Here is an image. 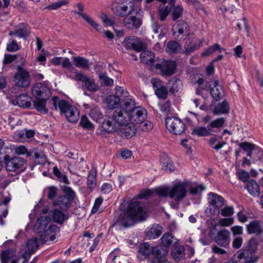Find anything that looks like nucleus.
Instances as JSON below:
<instances>
[{"instance_id": "1", "label": "nucleus", "mask_w": 263, "mask_h": 263, "mask_svg": "<svg viewBox=\"0 0 263 263\" xmlns=\"http://www.w3.org/2000/svg\"><path fill=\"white\" fill-rule=\"evenodd\" d=\"M144 218L145 212L141 203L131 201L127 206L120 212L112 227L122 226L127 228L134 226L137 222L143 221Z\"/></svg>"}, {"instance_id": "2", "label": "nucleus", "mask_w": 263, "mask_h": 263, "mask_svg": "<svg viewBox=\"0 0 263 263\" xmlns=\"http://www.w3.org/2000/svg\"><path fill=\"white\" fill-rule=\"evenodd\" d=\"M52 101L55 109H59L61 114H64L69 122L74 123L78 120L79 112L74 106L63 99L60 100L57 96L53 97Z\"/></svg>"}, {"instance_id": "3", "label": "nucleus", "mask_w": 263, "mask_h": 263, "mask_svg": "<svg viewBox=\"0 0 263 263\" xmlns=\"http://www.w3.org/2000/svg\"><path fill=\"white\" fill-rule=\"evenodd\" d=\"M133 100L130 98L125 99L124 102L120 105L119 108L117 109L114 112L112 117L114 121L118 126L125 125L129 121V109L133 107Z\"/></svg>"}, {"instance_id": "4", "label": "nucleus", "mask_w": 263, "mask_h": 263, "mask_svg": "<svg viewBox=\"0 0 263 263\" xmlns=\"http://www.w3.org/2000/svg\"><path fill=\"white\" fill-rule=\"evenodd\" d=\"M257 244L254 239H250L248 243L246 249L242 250L241 253L238 254V258L240 259L243 258L246 263H255L258 257L255 254L257 249Z\"/></svg>"}, {"instance_id": "5", "label": "nucleus", "mask_w": 263, "mask_h": 263, "mask_svg": "<svg viewBox=\"0 0 263 263\" xmlns=\"http://www.w3.org/2000/svg\"><path fill=\"white\" fill-rule=\"evenodd\" d=\"M134 8L132 0H114L111 5L112 12L117 16L124 17Z\"/></svg>"}, {"instance_id": "6", "label": "nucleus", "mask_w": 263, "mask_h": 263, "mask_svg": "<svg viewBox=\"0 0 263 263\" xmlns=\"http://www.w3.org/2000/svg\"><path fill=\"white\" fill-rule=\"evenodd\" d=\"M140 10L132 8L123 20L124 26L127 29H138L142 24V20L140 16Z\"/></svg>"}, {"instance_id": "7", "label": "nucleus", "mask_w": 263, "mask_h": 263, "mask_svg": "<svg viewBox=\"0 0 263 263\" xmlns=\"http://www.w3.org/2000/svg\"><path fill=\"white\" fill-rule=\"evenodd\" d=\"M166 128L174 135H181L185 130V124L177 117H168L165 119Z\"/></svg>"}, {"instance_id": "8", "label": "nucleus", "mask_w": 263, "mask_h": 263, "mask_svg": "<svg viewBox=\"0 0 263 263\" xmlns=\"http://www.w3.org/2000/svg\"><path fill=\"white\" fill-rule=\"evenodd\" d=\"M129 121L130 123H142L147 117V111L142 107H136L135 101L133 100V107L129 109Z\"/></svg>"}, {"instance_id": "9", "label": "nucleus", "mask_w": 263, "mask_h": 263, "mask_svg": "<svg viewBox=\"0 0 263 263\" xmlns=\"http://www.w3.org/2000/svg\"><path fill=\"white\" fill-rule=\"evenodd\" d=\"M17 69L18 71L14 77L15 84L21 88L28 87L30 83L29 72L22 66H17Z\"/></svg>"}, {"instance_id": "10", "label": "nucleus", "mask_w": 263, "mask_h": 263, "mask_svg": "<svg viewBox=\"0 0 263 263\" xmlns=\"http://www.w3.org/2000/svg\"><path fill=\"white\" fill-rule=\"evenodd\" d=\"M32 92L36 99H48L51 95L50 88L46 83H36L33 87Z\"/></svg>"}, {"instance_id": "11", "label": "nucleus", "mask_w": 263, "mask_h": 263, "mask_svg": "<svg viewBox=\"0 0 263 263\" xmlns=\"http://www.w3.org/2000/svg\"><path fill=\"white\" fill-rule=\"evenodd\" d=\"M75 196L74 192L68 189L67 195H63L58 197L53 202L54 206H58L63 211H67L70 205V201L73 199Z\"/></svg>"}, {"instance_id": "12", "label": "nucleus", "mask_w": 263, "mask_h": 263, "mask_svg": "<svg viewBox=\"0 0 263 263\" xmlns=\"http://www.w3.org/2000/svg\"><path fill=\"white\" fill-rule=\"evenodd\" d=\"M116 95H112L108 96L106 98V102L107 106L109 109H114L124 102V101H121V99L120 98V95H123L125 92L122 87L118 86L115 88Z\"/></svg>"}, {"instance_id": "13", "label": "nucleus", "mask_w": 263, "mask_h": 263, "mask_svg": "<svg viewBox=\"0 0 263 263\" xmlns=\"http://www.w3.org/2000/svg\"><path fill=\"white\" fill-rule=\"evenodd\" d=\"M123 44L126 49H132L138 52H140L146 48L145 45L135 36L126 37L123 42Z\"/></svg>"}, {"instance_id": "14", "label": "nucleus", "mask_w": 263, "mask_h": 263, "mask_svg": "<svg viewBox=\"0 0 263 263\" xmlns=\"http://www.w3.org/2000/svg\"><path fill=\"white\" fill-rule=\"evenodd\" d=\"M25 162V160L21 157H10L5 163V167L7 171L19 172L22 170Z\"/></svg>"}, {"instance_id": "15", "label": "nucleus", "mask_w": 263, "mask_h": 263, "mask_svg": "<svg viewBox=\"0 0 263 263\" xmlns=\"http://www.w3.org/2000/svg\"><path fill=\"white\" fill-rule=\"evenodd\" d=\"M157 69L160 70L163 76H170L175 73L176 62L173 61L164 60L156 65Z\"/></svg>"}, {"instance_id": "16", "label": "nucleus", "mask_w": 263, "mask_h": 263, "mask_svg": "<svg viewBox=\"0 0 263 263\" xmlns=\"http://www.w3.org/2000/svg\"><path fill=\"white\" fill-rule=\"evenodd\" d=\"M187 191L183 184H177L171 187L170 198L173 199L176 202L182 200L186 195Z\"/></svg>"}, {"instance_id": "17", "label": "nucleus", "mask_w": 263, "mask_h": 263, "mask_svg": "<svg viewBox=\"0 0 263 263\" xmlns=\"http://www.w3.org/2000/svg\"><path fill=\"white\" fill-rule=\"evenodd\" d=\"M203 40H199L196 37H191L187 39L184 45V50L182 53L187 55L193 52L199 47L202 46Z\"/></svg>"}, {"instance_id": "18", "label": "nucleus", "mask_w": 263, "mask_h": 263, "mask_svg": "<svg viewBox=\"0 0 263 263\" xmlns=\"http://www.w3.org/2000/svg\"><path fill=\"white\" fill-rule=\"evenodd\" d=\"M60 232V228L55 224L50 225L41 235V240L43 242L53 241Z\"/></svg>"}, {"instance_id": "19", "label": "nucleus", "mask_w": 263, "mask_h": 263, "mask_svg": "<svg viewBox=\"0 0 263 263\" xmlns=\"http://www.w3.org/2000/svg\"><path fill=\"white\" fill-rule=\"evenodd\" d=\"M214 240L218 246L226 248L230 242V231L225 229L220 230L215 237Z\"/></svg>"}, {"instance_id": "20", "label": "nucleus", "mask_w": 263, "mask_h": 263, "mask_svg": "<svg viewBox=\"0 0 263 263\" xmlns=\"http://www.w3.org/2000/svg\"><path fill=\"white\" fill-rule=\"evenodd\" d=\"M209 90L215 101L220 100L223 88L218 80H214L213 83L209 85Z\"/></svg>"}, {"instance_id": "21", "label": "nucleus", "mask_w": 263, "mask_h": 263, "mask_svg": "<svg viewBox=\"0 0 263 263\" xmlns=\"http://www.w3.org/2000/svg\"><path fill=\"white\" fill-rule=\"evenodd\" d=\"M208 196L210 204L219 213L220 208L224 205V199L221 196L214 193H209Z\"/></svg>"}, {"instance_id": "22", "label": "nucleus", "mask_w": 263, "mask_h": 263, "mask_svg": "<svg viewBox=\"0 0 263 263\" xmlns=\"http://www.w3.org/2000/svg\"><path fill=\"white\" fill-rule=\"evenodd\" d=\"M39 247L38 240L35 238H32L28 240L26 244L25 252L23 254L22 256L24 258V263L28 260L27 257H30L33 254Z\"/></svg>"}, {"instance_id": "23", "label": "nucleus", "mask_w": 263, "mask_h": 263, "mask_svg": "<svg viewBox=\"0 0 263 263\" xmlns=\"http://www.w3.org/2000/svg\"><path fill=\"white\" fill-rule=\"evenodd\" d=\"M247 231L249 234L259 235L263 232V222L259 220H252L247 225Z\"/></svg>"}, {"instance_id": "24", "label": "nucleus", "mask_w": 263, "mask_h": 263, "mask_svg": "<svg viewBox=\"0 0 263 263\" xmlns=\"http://www.w3.org/2000/svg\"><path fill=\"white\" fill-rule=\"evenodd\" d=\"M17 37L26 40L31 34V29L27 23H21L15 26Z\"/></svg>"}, {"instance_id": "25", "label": "nucleus", "mask_w": 263, "mask_h": 263, "mask_svg": "<svg viewBox=\"0 0 263 263\" xmlns=\"http://www.w3.org/2000/svg\"><path fill=\"white\" fill-rule=\"evenodd\" d=\"M101 128L103 131L111 133L117 131L119 128V126L118 124L114 121V119L112 117L104 120L101 124Z\"/></svg>"}, {"instance_id": "26", "label": "nucleus", "mask_w": 263, "mask_h": 263, "mask_svg": "<svg viewBox=\"0 0 263 263\" xmlns=\"http://www.w3.org/2000/svg\"><path fill=\"white\" fill-rule=\"evenodd\" d=\"M50 218L47 216H41L36 220L33 226L34 231L37 233L43 232L50 221Z\"/></svg>"}, {"instance_id": "27", "label": "nucleus", "mask_w": 263, "mask_h": 263, "mask_svg": "<svg viewBox=\"0 0 263 263\" xmlns=\"http://www.w3.org/2000/svg\"><path fill=\"white\" fill-rule=\"evenodd\" d=\"M136 127L133 123H127L122 125L120 129L121 136L127 139L134 136L136 132Z\"/></svg>"}, {"instance_id": "28", "label": "nucleus", "mask_w": 263, "mask_h": 263, "mask_svg": "<svg viewBox=\"0 0 263 263\" xmlns=\"http://www.w3.org/2000/svg\"><path fill=\"white\" fill-rule=\"evenodd\" d=\"M15 251L13 249H7L1 253L2 263H17L18 259L14 258Z\"/></svg>"}, {"instance_id": "29", "label": "nucleus", "mask_w": 263, "mask_h": 263, "mask_svg": "<svg viewBox=\"0 0 263 263\" xmlns=\"http://www.w3.org/2000/svg\"><path fill=\"white\" fill-rule=\"evenodd\" d=\"M16 104L24 108H30L31 107V98L27 95H21L13 101Z\"/></svg>"}, {"instance_id": "30", "label": "nucleus", "mask_w": 263, "mask_h": 263, "mask_svg": "<svg viewBox=\"0 0 263 263\" xmlns=\"http://www.w3.org/2000/svg\"><path fill=\"white\" fill-rule=\"evenodd\" d=\"M174 30H175L174 33L177 32L179 35H181L183 33H185L187 36H189L190 35L189 26L186 22L183 21H179L175 23Z\"/></svg>"}, {"instance_id": "31", "label": "nucleus", "mask_w": 263, "mask_h": 263, "mask_svg": "<svg viewBox=\"0 0 263 263\" xmlns=\"http://www.w3.org/2000/svg\"><path fill=\"white\" fill-rule=\"evenodd\" d=\"M160 161L162 163V170L167 172H173L175 171L176 168L173 161L167 156H162L160 158Z\"/></svg>"}, {"instance_id": "32", "label": "nucleus", "mask_w": 263, "mask_h": 263, "mask_svg": "<svg viewBox=\"0 0 263 263\" xmlns=\"http://www.w3.org/2000/svg\"><path fill=\"white\" fill-rule=\"evenodd\" d=\"M152 253V248L148 242H144L140 245L138 251V257L140 260L146 258Z\"/></svg>"}, {"instance_id": "33", "label": "nucleus", "mask_w": 263, "mask_h": 263, "mask_svg": "<svg viewBox=\"0 0 263 263\" xmlns=\"http://www.w3.org/2000/svg\"><path fill=\"white\" fill-rule=\"evenodd\" d=\"M50 216L52 217L54 222L60 224H62L68 218L67 215L58 209L51 212Z\"/></svg>"}, {"instance_id": "34", "label": "nucleus", "mask_w": 263, "mask_h": 263, "mask_svg": "<svg viewBox=\"0 0 263 263\" xmlns=\"http://www.w3.org/2000/svg\"><path fill=\"white\" fill-rule=\"evenodd\" d=\"M162 228L158 224H153L146 231V236L148 239H155L158 237L161 234Z\"/></svg>"}, {"instance_id": "35", "label": "nucleus", "mask_w": 263, "mask_h": 263, "mask_svg": "<svg viewBox=\"0 0 263 263\" xmlns=\"http://www.w3.org/2000/svg\"><path fill=\"white\" fill-rule=\"evenodd\" d=\"M226 121V119L223 117L217 118L211 121L208 125L209 128L211 130V134L219 132L220 128L223 126Z\"/></svg>"}, {"instance_id": "36", "label": "nucleus", "mask_w": 263, "mask_h": 263, "mask_svg": "<svg viewBox=\"0 0 263 263\" xmlns=\"http://www.w3.org/2000/svg\"><path fill=\"white\" fill-rule=\"evenodd\" d=\"M47 100L44 99H36L33 100V108L41 114H46L48 111V109L46 107Z\"/></svg>"}, {"instance_id": "37", "label": "nucleus", "mask_w": 263, "mask_h": 263, "mask_svg": "<svg viewBox=\"0 0 263 263\" xmlns=\"http://www.w3.org/2000/svg\"><path fill=\"white\" fill-rule=\"evenodd\" d=\"M185 249L183 246L178 245L172 249L171 255L176 261H179L185 256Z\"/></svg>"}, {"instance_id": "38", "label": "nucleus", "mask_w": 263, "mask_h": 263, "mask_svg": "<svg viewBox=\"0 0 263 263\" xmlns=\"http://www.w3.org/2000/svg\"><path fill=\"white\" fill-rule=\"evenodd\" d=\"M140 54L141 61L145 64L151 65L155 61V55L153 52L149 50H142Z\"/></svg>"}, {"instance_id": "39", "label": "nucleus", "mask_w": 263, "mask_h": 263, "mask_svg": "<svg viewBox=\"0 0 263 263\" xmlns=\"http://www.w3.org/2000/svg\"><path fill=\"white\" fill-rule=\"evenodd\" d=\"M73 64L78 68L88 69L90 67L89 61L84 57L78 56L73 58Z\"/></svg>"}, {"instance_id": "40", "label": "nucleus", "mask_w": 263, "mask_h": 263, "mask_svg": "<svg viewBox=\"0 0 263 263\" xmlns=\"http://www.w3.org/2000/svg\"><path fill=\"white\" fill-rule=\"evenodd\" d=\"M152 253L158 260L165 259L164 256L167 253V250L162 246H157L152 248Z\"/></svg>"}, {"instance_id": "41", "label": "nucleus", "mask_w": 263, "mask_h": 263, "mask_svg": "<svg viewBox=\"0 0 263 263\" xmlns=\"http://www.w3.org/2000/svg\"><path fill=\"white\" fill-rule=\"evenodd\" d=\"M181 84V82L180 79L176 78L171 79L167 83V87L170 93L173 95L177 93L180 88Z\"/></svg>"}, {"instance_id": "42", "label": "nucleus", "mask_w": 263, "mask_h": 263, "mask_svg": "<svg viewBox=\"0 0 263 263\" xmlns=\"http://www.w3.org/2000/svg\"><path fill=\"white\" fill-rule=\"evenodd\" d=\"M192 134L198 137H206L212 135L211 130L208 126L207 127L202 126L194 127L192 129Z\"/></svg>"}, {"instance_id": "43", "label": "nucleus", "mask_w": 263, "mask_h": 263, "mask_svg": "<svg viewBox=\"0 0 263 263\" xmlns=\"http://www.w3.org/2000/svg\"><path fill=\"white\" fill-rule=\"evenodd\" d=\"M230 107L228 103L226 101H223L221 103L215 106L213 110V113L215 115H220L227 114L229 112Z\"/></svg>"}, {"instance_id": "44", "label": "nucleus", "mask_w": 263, "mask_h": 263, "mask_svg": "<svg viewBox=\"0 0 263 263\" xmlns=\"http://www.w3.org/2000/svg\"><path fill=\"white\" fill-rule=\"evenodd\" d=\"M99 80L103 87L111 86L114 84V80L108 77L106 72H101L99 74Z\"/></svg>"}, {"instance_id": "45", "label": "nucleus", "mask_w": 263, "mask_h": 263, "mask_svg": "<svg viewBox=\"0 0 263 263\" xmlns=\"http://www.w3.org/2000/svg\"><path fill=\"white\" fill-rule=\"evenodd\" d=\"M246 188L251 195L258 196L259 195V186L257 182H248Z\"/></svg>"}, {"instance_id": "46", "label": "nucleus", "mask_w": 263, "mask_h": 263, "mask_svg": "<svg viewBox=\"0 0 263 263\" xmlns=\"http://www.w3.org/2000/svg\"><path fill=\"white\" fill-rule=\"evenodd\" d=\"M154 191L159 197H170L171 187L166 185L161 186L155 188Z\"/></svg>"}, {"instance_id": "47", "label": "nucleus", "mask_w": 263, "mask_h": 263, "mask_svg": "<svg viewBox=\"0 0 263 263\" xmlns=\"http://www.w3.org/2000/svg\"><path fill=\"white\" fill-rule=\"evenodd\" d=\"M174 237L170 233L164 234L161 238V243L163 247H169L170 246L176 243L174 241Z\"/></svg>"}, {"instance_id": "48", "label": "nucleus", "mask_w": 263, "mask_h": 263, "mask_svg": "<svg viewBox=\"0 0 263 263\" xmlns=\"http://www.w3.org/2000/svg\"><path fill=\"white\" fill-rule=\"evenodd\" d=\"M167 48L170 53H176L180 52L181 46L178 42L171 41L167 43Z\"/></svg>"}, {"instance_id": "49", "label": "nucleus", "mask_w": 263, "mask_h": 263, "mask_svg": "<svg viewBox=\"0 0 263 263\" xmlns=\"http://www.w3.org/2000/svg\"><path fill=\"white\" fill-rule=\"evenodd\" d=\"M82 17L92 28L95 29L98 31H101L103 30V27L97 23L90 16L85 14H82Z\"/></svg>"}, {"instance_id": "50", "label": "nucleus", "mask_w": 263, "mask_h": 263, "mask_svg": "<svg viewBox=\"0 0 263 263\" xmlns=\"http://www.w3.org/2000/svg\"><path fill=\"white\" fill-rule=\"evenodd\" d=\"M171 8L167 6H160L158 9V14L160 20L164 21L170 12Z\"/></svg>"}, {"instance_id": "51", "label": "nucleus", "mask_w": 263, "mask_h": 263, "mask_svg": "<svg viewBox=\"0 0 263 263\" xmlns=\"http://www.w3.org/2000/svg\"><path fill=\"white\" fill-rule=\"evenodd\" d=\"M89 116L96 122H100L103 119V115L98 107H94L90 110Z\"/></svg>"}, {"instance_id": "52", "label": "nucleus", "mask_w": 263, "mask_h": 263, "mask_svg": "<svg viewBox=\"0 0 263 263\" xmlns=\"http://www.w3.org/2000/svg\"><path fill=\"white\" fill-rule=\"evenodd\" d=\"M84 84L86 89L90 92H95L99 90V86L96 84L95 80L89 77Z\"/></svg>"}, {"instance_id": "53", "label": "nucleus", "mask_w": 263, "mask_h": 263, "mask_svg": "<svg viewBox=\"0 0 263 263\" xmlns=\"http://www.w3.org/2000/svg\"><path fill=\"white\" fill-rule=\"evenodd\" d=\"M219 51V52H221L223 50V49L220 47V45L217 43H215L212 46L209 47L201 55L203 57L208 56L216 51Z\"/></svg>"}, {"instance_id": "54", "label": "nucleus", "mask_w": 263, "mask_h": 263, "mask_svg": "<svg viewBox=\"0 0 263 263\" xmlns=\"http://www.w3.org/2000/svg\"><path fill=\"white\" fill-rule=\"evenodd\" d=\"M218 138L216 136H213L210 139L209 142L210 146L216 151H218L226 144V142L224 141L219 142L216 144Z\"/></svg>"}, {"instance_id": "55", "label": "nucleus", "mask_w": 263, "mask_h": 263, "mask_svg": "<svg viewBox=\"0 0 263 263\" xmlns=\"http://www.w3.org/2000/svg\"><path fill=\"white\" fill-rule=\"evenodd\" d=\"M53 172L54 176L61 181H68L66 172L62 171L57 166H54L53 168Z\"/></svg>"}, {"instance_id": "56", "label": "nucleus", "mask_w": 263, "mask_h": 263, "mask_svg": "<svg viewBox=\"0 0 263 263\" xmlns=\"http://www.w3.org/2000/svg\"><path fill=\"white\" fill-rule=\"evenodd\" d=\"M68 4V0H60L46 6L45 9L49 10H56L63 6L67 5Z\"/></svg>"}, {"instance_id": "57", "label": "nucleus", "mask_w": 263, "mask_h": 263, "mask_svg": "<svg viewBox=\"0 0 263 263\" xmlns=\"http://www.w3.org/2000/svg\"><path fill=\"white\" fill-rule=\"evenodd\" d=\"M79 125L84 129L87 130L92 129L94 127L93 124L88 119L86 116H82L80 122L79 123Z\"/></svg>"}, {"instance_id": "58", "label": "nucleus", "mask_w": 263, "mask_h": 263, "mask_svg": "<svg viewBox=\"0 0 263 263\" xmlns=\"http://www.w3.org/2000/svg\"><path fill=\"white\" fill-rule=\"evenodd\" d=\"M173 7L172 10V19L173 21H175L177 19L181 17L182 15V12L183 9L181 6H172Z\"/></svg>"}, {"instance_id": "59", "label": "nucleus", "mask_w": 263, "mask_h": 263, "mask_svg": "<svg viewBox=\"0 0 263 263\" xmlns=\"http://www.w3.org/2000/svg\"><path fill=\"white\" fill-rule=\"evenodd\" d=\"M155 93L158 98L164 100L167 97L168 90L166 86L163 85L160 88L156 89Z\"/></svg>"}, {"instance_id": "60", "label": "nucleus", "mask_w": 263, "mask_h": 263, "mask_svg": "<svg viewBox=\"0 0 263 263\" xmlns=\"http://www.w3.org/2000/svg\"><path fill=\"white\" fill-rule=\"evenodd\" d=\"M19 48V46L16 40L12 39L9 40L6 48L7 51L9 52H15L18 50Z\"/></svg>"}, {"instance_id": "61", "label": "nucleus", "mask_w": 263, "mask_h": 263, "mask_svg": "<svg viewBox=\"0 0 263 263\" xmlns=\"http://www.w3.org/2000/svg\"><path fill=\"white\" fill-rule=\"evenodd\" d=\"M186 2L188 4L192 5L197 9L201 10L205 14H208L205 8L200 4L198 0H186Z\"/></svg>"}, {"instance_id": "62", "label": "nucleus", "mask_w": 263, "mask_h": 263, "mask_svg": "<svg viewBox=\"0 0 263 263\" xmlns=\"http://www.w3.org/2000/svg\"><path fill=\"white\" fill-rule=\"evenodd\" d=\"M238 145L240 148L246 152L248 151L249 150H254L255 146L254 144L247 142L239 143Z\"/></svg>"}, {"instance_id": "63", "label": "nucleus", "mask_w": 263, "mask_h": 263, "mask_svg": "<svg viewBox=\"0 0 263 263\" xmlns=\"http://www.w3.org/2000/svg\"><path fill=\"white\" fill-rule=\"evenodd\" d=\"M61 64L63 68H67L71 72L73 70H76V68L72 66L69 59L67 58H65Z\"/></svg>"}, {"instance_id": "64", "label": "nucleus", "mask_w": 263, "mask_h": 263, "mask_svg": "<svg viewBox=\"0 0 263 263\" xmlns=\"http://www.w3.org/2000/svg\"><path fill=\"white\" fill-rule=\"evenodd\" d=\"M237 176L241 181H248L250 175L247 171L241 170L237 173Z\"/></svg>"}]
</instances>
